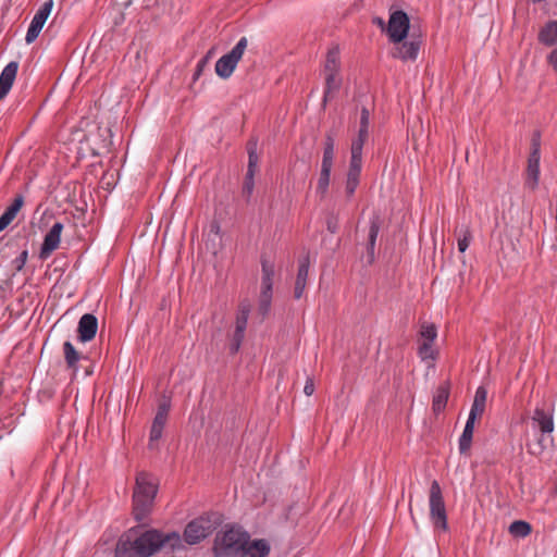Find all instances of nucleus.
Listing matches in <instances>:
<instances>
[{
    "label": "nucleus",
    "instance_id": "3c124183",
    "mask_svg": "<svg viewBox=\"0 0 557 557\" xmlns=\"http://www.w3.org/2000/svg\"><path fill=\"white\" fill-rule=\"evenodd\" d=\"M210 227H211V232L212 233H214L215 235L219 234L220 226H219V224L216 222H213Z\"/></svg>",
    "mask_w": 557,
    "mask_h": 557
},
{
    "label": "nucleus",
    "instance_id": "f3484780",
    "mask_svg": "<svg viewBox=\"0 0 557 557\" xmlns=\"http://www.w3.org/2000/svg\"><path fill=\"white\" fill-rule=\"evenodd\" d=\"M380 231V223L377 219L370 222L368 243H367V262L369 264L374 262L375 259V243Z\"/></svg>",
    "mask_w": 557,
    "mask_h": 557
},
{
    "label": "nucleus",
    "instance_id": "2f4dec72",
    "mask_svg": "<svg viewBox=\"0 0 557 557\" xmlns=\"http://www.w3.org/2000/svg\"><path fill=\"white\" fill-rule=\"evenodd\" d=\"M457 234H458V250L460 252H465L468 249V247L472 240V234L468 226L460 227L458 230Z\"/></svg>",
    "mask_w": 557,
    "mask_h": 557
},
{
    "label": "nucleus",
    "instance_id": "bb28decb",
    "mask_svg": "<svg viewBox=\"0 0 557 557\" xmlns=\"http://www.w3.org/2000/svg\"><path fill=\"white\" fill-rule=\"evenodd\" d=\"M339 49L338 47H333L329 50L326 54L324 63V74L339 73Z\"/></svg>",
    "mask_w": 557,
    "mask_h": 557
},
{
    "label": "nucleus",
    "instance_id": "72a5a7b5",
    "mask_svg": "<svg viewBox=\"0 0 557 557\" xmlns=\"http://www.w3.org/2000/svg\"><path fill=\"white\" fill-rule=\"evenodd\" d=\"M437 337V330L432 323H422L420 327L421 341L435 342Z\"/></svg>",
    "mask_w": 557,
    "mask_h": 557
},
{
    "label": "nucleus",
    "instance_id": "423d86ee",
    "mask_svg": "<svg viewBox=\"0 0 557 557\" xmlns=\"http://www.w3.org/2000/svg\"><path fill=\"white\" fill-rule=\"evenodd\" d=\"M248 40L242 37L235 47L226 54L222 55L215 63V73L222 79H227L234 73L238 62L244 55Z\"/></svg>",
    "mask_w": 557,
    "mask_h": 557
},
{
    "label": "nucleus",
    "instance_id": "4468645a",
    "mask_svg": "<svg viewBox=\"0 0 557 557\" xmlns=\"http://www.w3.org/2000/svg\"><path fill=\"white\" fill-rule=\"evenodd\" d=\"M18 70V63L12 61L5 65L0 75V100H2L12 88Z\"/></svg>",
    "mask_w": 557,
    "mask_h": 557
},
{
    "label": "nucleus",
    "instance_id": "c756f323",
    "mask_svg": "<svg viewBox=\"0 0 557 557\" xmlns=\"http://www.w3.org/2000/svg\"><path fill=\"white\" fill-rule=\"evenodd\" d=\"M532 531L530 523L523 520L513 521L509 525V533L515 537H527Z\"/></svg>",
    "mask_w": 557,
    "mask_h": 557
},
{
    "label": "nucleus",
    "instance_id": "6ab92c4d",
    "mask_svg": "<svg viewBox=\"0 0 557 557\" xmlns=\"http://www.w3.org/2000/svg\"><path fill=\"white\" fill-rule=\"evenodd\" d=\"M63 355L66 367L71 369L75 374L78 370L77 363L79 360L84 358V356L82 355V352L75 349L73 344L69 341L63 343Z\"/></svg>",
    "mask_w": 557,
    "mask_h": 557
},
{
    "label": "nucleus",
    "instance_id": "20e7f679",
    "mask_svg": "<svg viewBox=\"0 0 557 557\" xmlns=\"http://www.w3.org/2000/svg\"><path fill=\"white\" fill-rule=\"evenodd\" d=\"M249 534L240 528L232 527L219 532L214 539L213 554L215 557H243Z\"/></svg>",
    "mask_w": 557,
    "mask_h": 557
},
{
    "label": "nucleus",
    "instance_id": "2eb2a0df",
    "mask_svg": "<svg viewBox=\"0 0 557 557\" xmlns=\"http://www.w3.org/2000/svg\"><path fill=\"white\" fill-rule=\"evenodd\" d=\"M309 272V257H304L299 261L298 273L295 282L294 297L296 299L301 298L307 284V277Z\"/></svg>",
    "mask_w": 557,
    "mask_h": 557
},
{
    "label": "nucleus",
    "instance_id": "e433bc0d",
    "mask_svg": "<svg viewBox=\"0 0 557 557\" xmlns=\"http://www.w3.org/2000/svg\"><path fill=\"white\" fill-rule=\"evenodd\" d=\"M330 178H331L330 173H321L320 172L319 180L317 183V193L321 197H324L327 193L329 185H330Z\"/></svg>",
    "mask_w": 557,
    "mask_h": 557
},
{
    "label": "nucleus",
    "instance_id": "9b49d317",
    "mask_svg": "<svg viewBox=\"0 0 557 557\" xmlns=\"http://www.w3.org/2000/svg\"><path fill=\"white\" fill-rule=\"evenodd\" d=\"M540 160H541L540 143H539V139L533 138L532 150H531L529 159H528L527 177H525V184L531 189H535V187L539 184Z\"/></svg>",
    "mask_w": 557,
    "mask_h": 557
},
{
    "label": "nucleus",
    "instance_id": "7c9ffc66",
    "mask_svg": "<svg viewBox=\"0 0 557 557\" xmlns=\"http://www.w3.org/2000/svg\"><path fill=\"white\" fill-rule=\"evenodd\" d=\"M249 312H250L249 304L242 302L239 305L238 313L236 317V329H238L239 332H245Z\"/></svg>",
    "mask_w": 557,
    "mask_h": 557
},
{
    "label": "nucleus",
    "instance_id": "dca6fc26",
    "mask_svg": "<svg viewBox=\"0 0 557 557\" xmlns=\"http://www.w3.org/2000/svg\"><path fill=\"white\" fill-rule=\"evenodd\" d=\"M24 198L22 196H17L14 198L13 202L0 216V232L5 230L12 221L16 218L18 211L23 207Z\"/></svg>",
    "mask_w": 557,
    "mask_h": 557
},
{
    "label": "nucleus",
    "instance_id": "49530a36",
    "mask_svg": "<svg viewBox=\"0 0 557 557\" xmlns=\"http://www.w3.org/2000/svg\"><path fill=\"white\" fill-rule=\"evenodd\" d=\"M314 392V384H313V381L311 379H308L306 384H305V387H304V393L307 395V396H310L312 395Z\"/></svg>",
    "mask_w": 557,
    "mask_h": 557
},
{
    "label": "nucleus",
    "instance_id": "ea45409f",
    "mask_svg": "<svg viewBox=\"0 0 557 557\" xmlns=\"http://www.w3.org/2000/svg\"><path fill=\"white\" fill-rule=\"evenodd\" d=\"M245 332H239L238 329L235 327V332L233 335L232 344H231V352L235 354L238 351L240 344L243 342Z\"/></svg>",
    "mask_w": 557,
    "mask_h": 557
},
{
    "label": "nucleus",
    "instance_id": "a878e982",
    "mask_svg": "<svg viewBox=\"0 0 557 557\" xmlns=\"http://www.w3.org/2000/svg\"><path fill=\"white\" fill-rule=\"evenodd\" d=\"M368 134L362 135V133L358 132V135L355 139H352L351 143V157L350 162L351 163H362V149L363 145L368 139Z\"/></svg>",
    "mask_w": 557,
    "mask_h": 557
},
{
    "label": "nucleus",
    "instance_id": "58836bf2",
    "mask_svg": "<svg viewBox=\"0 0 557 557\" xmlns=\"http://www.w3.org/2000/svg\"><path fill=\"white\" fill-rule=\"evenodd\" d=\"M369 120L370 112L367 108H362L360 112V125L358 132L362 133V135H369Z\"/></svg>",
    "mask_w": 557,
    "mask_h": 557
},
{
    "label": "nucleus",
    "instance_id": "a19ab883",
    "mask_svg": "<svg viewBox=\"0 0 557 557\" xmlns=\"http://www.w3.org/2000/svg\"><path fill=\"white\" fill-rule=\"evenodd\" d=\"M259 158L257 156V152H255L252 149H249V161H248V176H253L255 172L257 170Z\"/></svg>",
    "mask_w": 557,
    "mask_h": 557
},
{
    "label": "nucleus",
    "instance_id": "7ed1b4c3",
    "mask_svg": "<svg viewBox=\"0 0 557 557\" xmlns=\"http://www.w3.org/2000/svg\"><path fill=\"white\" fill-rule=\"evenodd\" d=\"M531 422L541 436L536 443L528 444L527 448L529 454L539 456L553 443L552 433L555 429L553 409H546L545 404L536 406L531 416Z\"/></svg>",
    "mask_w": 557,
    "mask_h": 557
},
{
    "label": "nucleus",
    "instance_id": "603ef678",
    "mask_svg": "<svg viewBox=\"0 0 557 557\" xmlns=\"http://www.w3.org/2000/svg\"><path fill=\"white\" fill-rule=\"evenodd\" d=\"M249 149H252L256 152V150H257V140H253V139L249 140V143H248V150Z\"/></svg>",
    "mask_w": 557,
    "mask_h": 557
},
{
    "label": "nucleus",
    "instance_id": "4c0bfd02",
    "mask_svg": "<svg viewBox=\"0 0 557 557\" xmlns=\"http://www.w3.org/2000/svg\"><path fill=\"white\" fill-rule=\"evenodd\" d=\"M163 429H164V426L152 422L151 430H150V438H149L150 448H153L156 446V443L161 438Z\"/></svg>",
    "mask_w": 557,
    "mask_h": 557
},
{
    "label": "nucleus",
    "instance_id": "864d4df0",
    "mask_svg": "<svg viewBox=\"0 0 557 557\" xmlns=\"http://www.w3.org/2000/svg\"><path fill=\"white\" fill-rule=\"evenodd\" d=\"M26 257H27V251H24V252L22 253V258H24V259H25Z\"/></svg>",
    "mask_w": 557,
    "mask_h": 557
},
{
    "label": "nucleus",
    "instance_id": "f257e3e1",
    "mask_svg": "<svg viewBox=\"0 0 557 557\" xmlns=\"http://www.w3.org/2000/svg\"><path fill=\"white\" fill-rule=\"evenodd\" d=\"M181 546L177 532L163 534L158 530H147L139 533L137 528L125 532L117 541L115 557H150L160 548L175 549Z\"/></svg>",
    "mask_w": 557,
    "mask_h": 557
},
{
    "label": "nucleus",
    "instance_id": "c85d7f7f",
    "mask_svg": "<svg viewBox=\"0 0 557 557\" xmlns=\"http://www.w3.org/2000/svg\"><path fill=\"white\" fill-rule=\"evenodd\" d=\"M418 355L422 360H434L437 356L434 342L419 339Z\"/></svg>",
    "mask_w": 557,
    "mask_h": 557
},
{
    "label": "nucleus",
    "instance_id": "393cba45",
    "mask_svg": "<svg viewBox=\"0 0 557 557\" xmlns=\"http://www.w3.org/2000/svg\"><path fill=\"white\" fill-rule=\"evenodd\" d=\"M475 420L476 419H472V417H468L463 432L459 438V450L461 454H465L470 449Z\"/></svg>",
    "mask_w": 557,
    "mask_h": 557
},
{
    "label": "nucleus",
    "instance_id": "37998d69",
    "mask_svg": "<svg viewBox=\"0 0 557 557\" xmlns=\"http://www.w3.org/2000/svg\"><path fill=\"white\" fill-rule=\"evenodd\" d=\"M547 62L557 73V48L552 50L550 53L547 55Z\"/></svg>",
    "mask_w": 557,
    "mask_h": 557
},
{
    "label": "nucleus",
    "instance_id": "de8ad7c7",
    "mask_svg": "<svg viewBox=\"0 0 557 557\" xmlns=\"http://www.w3.org/2000/svg\"><path fill=\"white\" fill-rule=\"evenodd\" d=\"M166 420H168V416L162 414V413H157L152 422L156 424L165 426Z\"/></svg>",
    "mask_w": 557,
    "mask_h": 557
},
{
    "label": "nucleus",
    "instance_id": "f8f14e48",
    "mask_svg": "<svg viewBox=\"0 0 557 557\" xmlns=\"http://www.w3.org/2000/svg\"><path fill=\"white\" fill-rule=\"evenodd\" d=\"M63 228L64 226L61 222H55L50 231L46 234L39 253L41 259H47L54 250L59 248Z\"/></svg>",
    "mask_w": 557,
    "mask_h": 557
},
{
    "label": "nucleus",
    "instance_id": "5701e85b",
    "mask_svg": "<svg viewBox=\"0 0 557 557\" xmlns=\"http://www.w3.org/2000/svg\"><path fill=\"white\" fill-rule=\"evenodd\" d=\"M325 88L323 102L325 103L333 95L338 91L342 85V78L338 73L324 74Z\"/></svg>",
    "mask_w": 557,
    "mask_h": 557
},
{
    "label": "nucleus",
    "instance_id": "09e8293b",
    "mask_svg": "<svg viewBox=\"0 0 557 557\" xmlns=\"http://www.w3.org/2000/svg\"><path fill=\"white\" fill-rule=\"evenodd\" d=\"M170 406L166 403H163L159 406L157 413H162L168 416Z\"/></svg>",
    "mask_w": 557,
    "mask_h": 557
},
{
    "label": "nucleus",
    "instance_id": "0eeeda50",
    "mask_svg": "<svg viewBox=\"0 0 557 557\" xmlns=\"http://www.w3.org/2000/svg\"><path fill=\"white\" fill-rule=\"evenodd\" d=\"M410 20L407 13L401 10L391 13L386 26L389 41H401L408 37Z\"/></svg>",
    "mask_w": 557,
    "mask_h": 557
},
{
    "label": "nucleus",
    "instance_id": "9d476101",
    "mask_svg": "<svg viewBox=\"0 0 557 557\" xmlns=\"http://www.w3.org/2000/svg\"><path fill=\"white\" fill-rule=\"evenodd\" d=\"M53 8V0H47L42 3V5L38 9L36 14L34 15L30 25L27 29L25 40L27 44L34 42L39 36L47 18L49 17Z\"/></svg>",
    "mask_w": 557,
    "mask_h": 557
},
{
    "label": "nucleus",
    "instance_id": "f704fd0d",
    "mask_svg": "<svg viewBox=\"0 0 557 557\" xmlns=\"http://www.w3.org/2000/svg\"><path fill=\"white\" fill-rule=\"evenodd\" d=\"M214 55V48H211L203 58H201L197 65H196V71H195V74H194V79H198L199 76L202 74L203 70L206 69V66L209 64L210 60L212 59V57Z\"/></svg>",
    "mask_w": 557,
    "mask_h": 557
},
{
    "label": "nucleus",
    "instance_id": "1a4fd4ad",
    "mask_svg": "<svg viewBox=\"0 0 557 557\" xmlns=\"http://www.w3.org/2000/svg\"><path fill=\"white\" fill-rule=\"evenodd\" d=\"M394 45L391 54L395 59H399L404 62L416 61L421 48V40L411 35L409 40L392 41Z\"/></svg>",
    "mask_w": 557,
    "mask_h": 557
},
{
    "label": "nucleus",
    "instance_id": "ddd939ff",
    "mask_svg": "<svg viewBox=\"0 0 557 557\" xmlns=\"http://www.w3.org/2000/svg\"><path fill=\"white\" fill-rule=\"evenodd\" d=\"M98 330V320L91 313H85L81 317L77 326L78 339L82 343L90 342L95 338Z\"/></svg>",
    "mask_w": 557,
    "mask_h": 557
},
{
    "label": "nucleus",
    "instance_id": "c9c22d12",
    "mask_svg": "<svg viewBox=\"0 0 557 557\" xmlns=\"http://www.w3.org/2000/svg\"><path fill=\"white\" fill-rule=\"evenodd\" d=\"M334 160L335 158V140L332 135L327 134L324 140L323 157Z\"/></svg>",
    "mask_w": 557,
    "mask_h": 557
},
{
    "label": "nucleus",
    "instance_id": "8fccbe9b",
    "mask_svg": "<svg viewBox=\"0 0 557 557\" xmlns=\"http://www.w3.org/2000/svg\"><path fill=\"white\" fill-rule=\"evenodd\" d=\"M375 24H377L382 29H385L386 30V26L385 25V22L383 18L381 17H375L374 21H373Z\"/></svg>",
    "mask_w": 557,
    "mask_h": 557
},
{
    "label": "nucleus",
    "instance_id": "6e6552de",
    "mask_svg": "<svg viewBox=\"0 0 557 557\" xmlns=\"http://www.w3.org/2000/svg\"><path fill=\"white\" fill-rule=\"evenodd\" d=\"M213 525L208 518L200 517L190 521L184 531L185 541L190 544H197L213 532Z\"/></svg>",
    "mask_w": 557,
    "mask_h": 557
},
{
    "label": "nucleus",
    "instance_id": "a211bd4d",
    "mask_svg": "<svg viewBox=\"0 0 557 557\" xmlns=\"http://www.w3.org/2000/svg\"><path fill=\"white\" fill-rule=\"evenodd\" d=\"M537 38L545 46H557V21L547 22L540 29Z\"/></svg>",
    "mask_w": 557,
    "mask_h": 557
},
{
    "label": "nucleus",
    "instance_id": "cd10ccee",
    "mask_svg": "<svg viewBox=\"0 0 557 557\" xmlns=\"http://www.w3.org/2000/svg\"><path fill=\"white\" fill-rule=\"evenodd\" d=\"M262 280H261V289L262 290H272L273 286V276H274V264L267 260L262 259Z\"/></svg>",
    "mask_w": 557,
    "mask_h": 557
},
{
    "label": "nucleus",
    "instance_id": "39448f33",
    "mask_svg": "<svg viewBox=\"0 0 557 557\" xmlns=\"http://www.w3.org/2000/svg\"><path fill=\"white\" fill-rule=\"evenodd\" d=\"M430 519L435 530L447 531V513L440 483L434 480L429 493Z\"/></svg>",
    "mask_w": 557,
    "mask_h": 557
},
{
    "label": "nucleus",
    "instance_id": "79ce46f5",
    "mask_svg": "<svg viewBox=\"0 0 557 557\" xmlns=\"http://www.w3.org/2000/svg\"><path fill=\"white\" fill-rule=\"evenodd\" d=\"M334 160L322 158L321 162V173H330L333 168Z\"/></svg>",
    "mask_w": 557,
    "mask_h": 557
},
{
    "label": "nucleus",
    "instance_id": "c03bdc74",
    "mask_svg": "<svg viewBox=\"0 0 557 557\" xmlns=\"http://www.w3.org/2000/svg\"><path fill=\"white\" fill-rule=\"evenodd\" d=\"M253 189V176H248V173L246 174V180L244 183V191L250 195Z\"/></svg>",
    "mask_w": 557,
    "mask_h": 557
},
{
    "label": "nucleus",
    "instance_id": "aec40b11",
    "mask_svg": "<svg viewBox=\"0 0 557 557\" xmlns=\"http://www.w3.org/2000/svg\"><path fill=\"white\" fill-rule=\"evenodd\" d=\"M487 398V391L484 386H479L476 388L473 404L469 413V417H472V419L481 418L484 410H485V404Z\"/></svg>",
    "mask_w": 557,
    "mask_h": 557
},
{
    "label": "nucleus",
    "instance_id": "412c9836",
    "mask_svg": "<svg viewBox=\"0 0 557 557\" xmlns=\"http://www.w3.org/2000/svg\"><path fill=\"white\" fill-rule=\"evenodd\" d=\"M269 552L270 546L264 540H257L253 542L248 540L243 552V557H264L269 554Z\"/></svg>",
    "mask_w": 557,
    "mask_h": 557
},
{
    "label": "nucleus",
    "instance_id": "a18cd8bd",
    "mask_svg": "<svg viewBox=\"0 0 557 557\" xmlns=\"http://www.w3.org/2000/svg\"><path fill=\"white\" fill-rule=\"evenodd\" d=\"M326 226H327V230L331 232V233H336L337 231V220L336 218H330L327 219L326 221Z\"/></svg>",
    "mask_w": 557,
    "mask_h": 557
},
{
    "label": "nucleus",
    "instance_id": "b1692460",
    "mask_svg": "<svg viewBox=\"0 0 557 557\" xmlns=\"http://www.w3.org/2000/svg\"><path fill=\"white\" fill-rule=\"evenodd\" d=\"M448 396H449L448 385L443 384L436 388V392L433 396V401H432V409L435 413H440L445 409L447 400H448Z\"/></svg>",
    "mask_w": 557,
    "mask_h": 557
},
{
    "label": "nucleus",
    "instance_id": "f03ea898",
    "mask_svg": "<svg viewBox=\"0 0 557 557\" xmlns=\"http://www.w3.org/2000/svg\"><path fill=\"white\" fill-rule=\"evenodd\" d=\"M157 490L158 481L152 474L145 471L137 473L133 494V513L137 521L144 520L151 511Z\"/></svg>",
    "mask_w": 557,
    "mask_h": 557
},
{
    "label": "nucleus",
    "instance_id": "473e14b6",
    "mask_svg": "<svg viewBox=\"0 0 557 557\" xmlns=\"http://www.w3.org/2000/svg\"><path fill=\"white\" fill-rule=\"evenodd\" d=\"M271 301H272V290H260V296H259V312L262 317H265L269 311H270V307H271Z\"/></svg>",
    "mask_w": 557,
    "mask_h": 557
},
{
    "label": "nucleus",
    "instance_id": "4be33fe9",
    "mask_svg": "<svg viewBox=\"0 0 557 557\" xmlns=\"http://www.w3.org/2000/svg\"><path fill=\"white\" fill-rule=\"evenodd\" d=\"M362 163H349L345 191L348 197L352 196L358 184Z\"/></svg>",
    "mask_w": 557,
    "mask_h": 557
}]
</instances>
